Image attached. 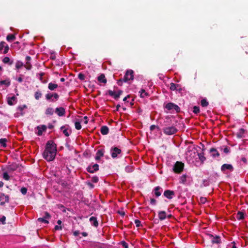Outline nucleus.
Instances as JSON below:
<instances>
[{
	"label": "nucleus",
	"mask_w": 248,
	"mask_h": 248,
	"mask_svg": "<svg viewBox=\"0 0 248 248\" xmlns=\"http://www.w3.org/2000/svg\"><path fill=\"white\" fill-rule=\"evenodd\" d=\"M57 153V146L52 140H48L46 143L45 149L43 152V157L47 161L53 160Z\"/></svg>",
	"instance_id": "obj_1"
},
{
	"label": "nucleus",
	"mask_w": 248,
	"mask_h": 248,
	"mask_svg": "<svg viewBox=\"0 0 248 248\" xmlns=\"http://www.w3.org/2000/svg\"><path fill=\"white\" fill-rule=\"evenodd\" d=\"M198 155V152L194 148L191 149L189 147L186 152V159L189 164L196 165Z\"/></svg>",
	"instance_id": "obj_2"
},
{
	"label": "nucleus",
	"mask_w": 248,
	"mask_h": 248,
	"mask_svg": "<svg viewBox=\"0 0 248 248\" xmlns=\"http://www.w3.org/2000/svg\"><path fill=\"white\" fill-rule=\"evenodd\" d=\"M134 79V72L132 70H127L123 78L120 79L117 81V84L119 86H122L123 82L131 83V81Z\"/></svg>",
	"instance_id": "obj_3"
},
{
	"label": "nucleus",
	"mask_w": 248,
	"mask_h": 248,
	"mask_svg": "<svg viewBox=\"0 0 248 248\" xmlns=\"http://www.w3.org/2000/svg\"><path fill=\"white\" fill-rule=\"evenodd\" d=\"M178 130L174 125H165L162 128V131L166 135H172L175 134Z\"/></svg>",
	"instance_id": "obj_4"
},
{
	"label": "nucleus",
	"mask_w": 248,
	"mask_h": 248,
	"mask_svg": "<svg viewBox=\"0 0 248 248\" xmlns=\"http://www.w3.org/2000/svg\"><path fill=\"white\" fill-rule=\"evenodd\" d=\"M111 156L113 158H119L122 156V150L117 147H112L110 150Z\"/></svg>",
	"instance_id": "obj_5"
},
{
	"label": "nucleus",
	"mask_w": 248,
	"mask_h": 248,
	"mask_svg": "<svg viewBox=\"0 0 248 248\" xmlns=\"http://www.w3.org/2000/svg\"><path fill=\"white\" fill-rule=\"evenodd\" d=\"M165 109L167 110L170 111L171 112H173L175 111L176 112L180 111V108L179 106L173 103H168L165 106Z\"/></svg>",
	"instance_id": "obj_6"
},
{
	"label": "nucleus",
	"mask_w": 248,
	"mask_h": 248,
	"mask_svg": "<svg viewBox=\"0 0 248 248\" xmlns=\"http://www.w3.org/2000/svg\"><path fill=\"white\" fill-rule=\"evenodd\" d=\"M46 99L50 102H54L59 98V94L56 93H47L45 95Z\"/></svg>",
	"instance_id": "obj_7"
},
{
	"label": "nucleus",
	"mask_w": 248,
	"mask_h": 248,
	"mask_svg": "<svg viewBox=\"0 0 248 248\" xmlns=\"http://www.w3.org/2000/svg\"><path fill=\"white\" fill-rule=\"evenodd\" d=\"M191 181V177L190 176L186 175V174H183L179 178L180 183L185 185L190 184Z\"/></svg>",
	"instance_id": "obj_8"
},
{
	"label": "nucleus",
	"mask_w": 248,
	"mask_h": 248,
	"mask_svg": "<svg viewBox=\"0 0 248 248\" xmlns=\"http://www.w3.org/2000/svg\"><path fill=\"white\" fill-rule=\"evenodd\" d=\"M184 164L182 162L177 161L173 167V170L174 172L180 173L184 169Z\"/></svg>",
	"instance_id": "obj_9"
},
{
	"label": "nucleus",
	"mask_w": 248,
	"mask_h": 248,
	"mask_svg": "<svg viewBox=\"0 0 248 248\" xmlns=\"http://www.w3.org/2000/svg\"><path fill=\"white\" fill-rule=\"evenodd\" d=\"M201 144L202 146V152L201 153H198V155L197 158V163H198L199 161H200V164H203L204 163L205 161L206 160V158L204 156V151L205 150L204 146L202 144Z\"/></svg>",
	"instance_id": "obj_10"
},
{
	"label": "nucleus",
	"mask_w": 248,
	"mask_h": 248,
	"mask_svg": "<svg viewBox=\"0 0 248 248\" xmlns=\"http://www.w3.org/2000/svg\"><path fill=\"white\" fill-rule=\"evenodd\" d=\"M108 93L110 96H112L115 100H118L123 93V91L122 90H119L117 92H115L109 90L108 91Z\"/></svg>",
	"instance_id": "obj_11"
},
{
	"label": "nucleus",
	"mask_w": 248,
	"mask_h": 248,
	"mask_svg": "<svg viewBox=\"0 0 248 248\" xmlns=\"http://www.w3.org/2000/svg\"><path fill=\"white\" fill-rule=\"evenodd\" d=\"M99 170V165L97 164H91L87 168V170L93 173Z\"/></svg>",
	"instance_id": "obj_12"
},
{
	"label": "nucleus",
	"mask_w": 248,
	"mask_h": 248,
	"mask_svg": "<svg viewBox=\"0 0 248 248\" xmlns=\"http://www.w3.org/2000/svg\"><path fill=\"white\" fill-rule=\"evenodd\" d=\"M221 170L224 173H226V170L232 172L233 170V167L231 164H224L221 167Z\"/></svg>",
	"instance_id": "obj_13"
},
{
	"label": "nucleus",
	"mask_w": 248,
	"mask_h": 248,
	"mask_svg": "<svg viewBox=\"0 0 248 248\" xmlns=\"http://www.w3.org/2000/svg\"><path fill=\"white\" fill-rule=\"evenodd\" d=\"M163 196L169 200L172 199L175 196V192L171 190L167 189L164 191Z\"/></svg>",
	"instance_id": "obj_14"
},
{
	"label": "nucleus",
	"mask_w": 248,
	"mask_h": 248,
	"mask_svg": "<svg viewBox=\"0 0 248 248\" xmlns=\"http://www.w3.org/2000/svg\"><path fill=\"white\" fill-rule=\"evenodd\" d=\"M9 196L8 195H5L3 193H1L0 194V204L1 205H3L5 202H9Z\"/></svg>",
	"instance_id": "obj_15"
},
{
	"label": "nucleus",
	"mask_w": 248,
	"mask_h": 248,
	"mask_svg": "<svg viewBox=\"0 0 248 248\" xmlns=\"http://www.w3.org/2000/svg\"><path fill=\"white\" fill-rule=\"evenodd\" d=\"M61 130L66 137H68L71 133V130L69 129V127L68 125L61 126Z\"/></svg>",
	"instance_id": "obj_16"
},
{
	"label": "nucleus",
	"mask_w": 248,
	"mask_h": 248,
	"mask_svg": "<svg viewBox=\"0 0 248 248\" xmlns=\"http://www.w3.org/2000/svg\"><path fill=\"white\" fill-rule=\"evenodd\" d=\"M3 49H4L3 53L6 54L8 52L9 46L5 42L2 41L0 43V52L1 53Z\"/></svg>",
	"instance_id": "obj_17"
},
{
	"label": "nucleus",
	"mask_w": 248,
	"mask_h": 248,
	"mask_svg": "<svg viewBox=\"0 0 248 248\" xmlns=\"http://www.w3.org/2000/svg\"><path fill=\"white\" fill-rule=\"evenodd\" d=\"M208 236L211 239V242L213 244H219L221 243V239L219 236L217 235L214 236L211 234H208Z\"/></svg>",
	"instance_id": "obj_18"
},
{
	"label": "nucleus",
	"mask_w": 248,
	"mask_h": 248,
	"mask_svg": "<svg viewBox=\"0 0 248 248\" xmlns=\"http://www.w3.org/2000/svg\"><path fill=\"white\" fill-rule=\"evenodd\" d=\"M36 129L37 130V132H36V134L39 136H42L43 134V132L45 131L46 130V126L45 125H40L37 126L36 127Z\"/></svg>",
	"instance_id": "obj_19"
},
{
	"label": "nucleus",
	"mask_w": 248,
	"mask_h": 248,
	"mask_svg": "<svg viewBox=\"0 0 248 248\" xmlns=\"http://www.w3.org/2000/svg\"><path fill=\"white\" fill-rule=\"evenodd\" d=\"M55 112L60 117L63 116L65 114V109L63 107L56 108Z\"/></svg>",
	"instance_id": "obj_20"
},
{
	"label": "nucleus",
	"mask_w": 248,
	"mask_h": 248,
	"mask_svg": "<svg viewBox=\"0 0 248 248\" xmlns=\"http://www.w3.org/2000/svg\"><path fill=\"white\" fill-rule=\"evenodd\" d=\"M7 104L9 105L12 106L16 104L17 102V98L14 95L8 96L7 97Z\"/></svg>",
	"instance_id": "obj_21"
},
{
	"label": "nucleus",
	"mask_w": 248,
	"mask_h": 248,
	"mask_svg": "<svg viewBox=\"0 0 248 248\" xmlns=\"http://www.w3.org/2000/svg\"><path fill=\"white\" fill-rule=\"evenodd\" d=\"M26 60V64L24 65V67L28 70H30L32 68V64L31 62V57L29 56H26L25 58Z\"/></svg>",
	"instance_id": "obj_22"
},
{
	"label": "nucleus",
	"mask_w": 248,
	"mask_h": 248,
	"mask_svg": "<svg viewBox=\"0 0 248 248\" xmlns=\"http://www.w3.org/2000/svg\"><path fill=\"white\" fill-rule=\"evenodd\" d=\"M162 191V188L159 186H157L154 188L153 191V193L156 198H158L161 195Z\"/></svg>",
	"instance_id": "obj_23"
},
{
	"label": "nucleus",
	"mask_w": 248,
	"mask_h": 248,
	"mask_svg": "<svg viewBox=\"0 0 248 248\" xmlns=\"http://www.w3.org/2000/svg\"><path fill=\"white\" fill-rule=\"evenodd\" d=\"M26 108L27 106L26 105L18 106L17 108V110L18 111L17 112L16 116H18L19 115H23V114H24L23 110Z\"/></svg>",
	"instance_id": "obj_24"
},
{
	"label": "nucleus",
	"mask_w": 248,
	"mask_h": 248,
	"mask_svg": "<svg viewBox=\"0 0 248 248\" xmlns=\"http://www.w3.org/2000/svg\"><path fill=\"white\" fill-rule=\"evenodd\" d=\"M105 150L103 149L98 150L96 153L95 157L96 160L98 161L100 160V158L104 155Z\"/></svg>",
	"instance_id": "obj_25"
},
{
	"label": "nucleus",
	"mask_w": 248,
	"mask_h": 248,
	"mask_svg": "<svg viewBox=\"0 0 248 248\" xmlns=\"http://www.w3.org/2000/svg\"><path fill=\"white\" fill-rule=\"evenodd\" d=\"M209 152L211 154V155L213 158H217V157H219V153L217 150V149L214 148H211L210 149Z\"/></svg>",
	"instance_id": "obj_26"
},
{
	"label": "nucleus",
	"mask_w": 248,
	"mask_h": 248,
	"mask_svg": "<svg viewBox=\"0 0 248 248\" xmlns=\"http://www.w3.org/2000/svg\"><path fill=\"white\" fill-rule=\"evenodd\" d=\"M90 222L92 225L95 227H97L98 226V222L97 218L95 217H91L89 219Z\"/></svg>",
	"instance_id": "obj_27"
},
{
	"label": "nucleus",
	"mask_w": 248,
	"mask_h": 248,
	"mask_svg": "<svg viewBox=\"0 0 248 248\" xmlns=\"http://www.w3.org/2000/svg\"><path fill=\"white\" fill-rule=\"evenodd\" d=\"M97 80L100 83L106 84L107 83V79L105 78V76L104 74H101L100 76L97 77Z\"/></svg>",
	"instance_id": "obj_28"
},
{
	"label": "nucleus",
	"mask_w": 248,
	"mask_h": 248,
	"mask_svg": "<svg viewBox=\"0 0 248 248\" xmlns=\"http://www.w3.org/2000/svg\"><path fill=\"white\" fill-rule=\"evenodd\" d=\"M158 218L160 220H164L167 217L166 213L164 211H161L158 212Z\"/></svg>",
	"instance_id": "obj_29"
},
{
	"label": "nucleus",
	"mask_w": 248,
	"mask_h": 248,
	"mask_svg": "<svg viewBox=\"0 0 248 248\" xmlns=\"http://www.w3.org/2000/svg\"><path fill=\"white\" fill-rule=\"evenodd\" d=\"M211 179L210 178L202 180V184L201 185V187L207 186L211 184Z\"/></svg>",
	"instance_id": "obj_30"
},
{
	"label": "nucleus",
	"mask_w": 248,
	"mask_h": 248,
	"mask_svg": "<svg viewBox=\"0 0 248 248\" xmlns=\"http://www.w3.org/2000/svg\"><path fill=\"white\" fill-rule=\"evenodd\" d=\"M100 132L102 135H107L108 133L109 128L107 126H102L101 127Z\"/></svg>",
	"instance_id": "obj_31"
},
{
	"label": "nucleus",
	"mask_w": 248,
	"mask_h": 248,
	"mask_svg": "<svg viewBox=\"0 0 248 248\" xmlns=\"http://www.w3.org/2000/svg\"><path fill=\"white\" fill-rule=\"evenodd\" d=\"M11 84V81L9 78L0 81V85H4L6 87H9Z\"/></svg>",
	"instance_id": "obj_32"
},
{
	"label": "nucleus",
	"mask_w": 248,
	"mask_h": 248,
	"mask_svg": "<svg viewBox=\"0 0 248 248\" xmlns=\"http://www.w3.org/2000/svg\"><path fill=\"white\" fill-rule=\"evenodd\" d=\"M58 86L57 84L50 82L48 84V88L50 91H54L57 88Z\"/></svg>",
	"instance_id": "obj_33"
},
{
	"label": "nucleus",
	"mask_w": 248,
	"mask_h": 248,
	"mask_svg": "<svg viewBox=\"0 0 248 248\" xmlns=\"http://www.w3.org/2000/svg\"><path fill=\"white\" fill-rule=\"evenodd\" d=\"M245 133V130L243 128H240L239 129L238 132L236 134V136L238 138L240 139L244 137Z\"/></svg>",
	"instance_id": "obj_34"
},
{
	"label": "nucleus",
	"mask_w": 248,
	"mask_h": 248,
	"mask_svg": "<svg viewBox=\"0 0 248 248\" xmlns=\"http://www.w3.org/2000/svg\"><path fill=\"white\" fill-rule=\"evenodd\" d=\"M2 62L8 64L9 65H11L13 63V61L11 60L8 57H4L2 60Z\"/></svg>",
	"instance_id": "obj_35"
},
{
	"label": "nucleus",
	"mask_w": 248,
	"mask_h": 248,
	"mask_svg": "<svg viewBox=\"0 0 248 248\" xmlns=\"http://www.w3.org/2000/svg\"><path fill=\"white\" fill-rule=\"evenodd\" d=\"M139 93L140 94V97L141 98H144L146 96H149V93H147L144 89H141Z\"/></svg>",
	"instance_id": "obj_36"
},
{
	"label": "nucleus",
	"mask_w": 248,
	"mask_h": 248,
	"mask_svg": "<svg viewBox=\"0 0 248 248\" xmlns=\"http://www.w3.org/2000/svg\"><path fill=\"white\" fill-rule=\"evenodd\" d=\"M54 111L52 108H47L45 111V114L46 115H52L54 114Z\"/></svg>",
	"instance_id": "obj_37"
},
{
	"label": "nucleus",
	"mask_w": 248,
	"mask_h": 248,
	"mask_svg": "<svg viewBox=\"0 0 248 248\" xmlns=\"http://www.w3.org/2000/svg\"><path fill=\"white\" fill-rule=\"evenodd\" d=\"M7 140L5 138L0 139V146L3 148H5L7 146Z\"/></svg>",
	"instance_id": "obj_38"
},
{
	"label": "nucleus",
	"mask_w": 248,
	"mask_h": 248,
	"mask_svg": "<svg viewBox=\"0 0 248 248\" xmlns=\"http://www.w3.org/2000/svg\"><path fill=\"white\" fill-rule=\"evenodd\" d=\"M180 87V85L178 84H175L174 83H171L170 84V89L171 91L177 90V88Z\"/></svg>",
	"instance_id": "obj_39"
},
{
	"label": "nucleus",
	"mask_w": 248,
	"mask_h": 248,
	"mask_svg": "<svg viewBox=\"0 0 248 248\" xmlns=\"http://www.w3.org/2000/svg\"><path fill=\"white\" fill-rule=\"evenodd\" d=\"M24 66L23 62L20 61H17L16 63V68L17 70L20 69L22 67Z\"/></svg>",
	"instance_id": "obj_40"
},
{
	"label": "nucleus",
	"mask_w": 248,
	"mask_h": 248,
	"mask_svg": "<svg viewBox=\"0 0 248 248\" xmlns=\"http://www.w3.org/2000/svg\"><path fill=\"white\" fill-rule=\"evenodd\" d=\"M16 39L15 35L12 34H9L6 37V40L8 42H12Z\"/></svg>",
	"instance_id": "obj_41"
},
{
	"label": "nucleus",
	"mask_w": 248,
	"mask_h": 248,
	"mask_svg": "<svg viewBox=\"0 0 248 248\" xmlns=\"http://www.w3.org/2000/svg\"><path fill=\"white\" fill-rule=\"evenodd\" d=\"M42 94L41 91L38 90L34 93V97L35 99L39 100L42 97Z\"/></svg>",
	"instance_id": "obj_42"
},
{
	"label": "nucleus",
	"mask_w": 248,
	"mask_h": 248,
	"mask_svg": "<svg viewBox=\"0 0 248 248\" xmlns=\"http://www.w3.org/2000/svg\"><path fill=\"white\" fill-rule=\"evenodd\" d=\"M236 218L238 220H242L244 218V214L242 212H238Z\"/></svg>",
	"instance_id": "obj_43"
},
{
	"label": "nucleus",
	"mask_w": 248,
	"mask_h": 248,
	"mask_svg": "<svg viewBox=\"0 0 248 248\" xmlns=\"http://www.w3.org/2000/svg\"><path fill=\"white\" fill-rule=\"evenodd\" d=\"M201 105L203 107H207L209 105V103L206 99H202L201 100Z\"/></svg>",
	"instance_id": "obj_44"
},
{
	"label": "nucleus",
	"mask_w": 248,
	"mask_h": 248,
	"mask_svg": "<svg viewBox=\"0 0 248 248\" xmlns=\"http://www.w3.org/2000/svg\"><path fill=\"white\" fill-rule=\"evenodd\" d=\"M44 73H40L39 74L38 76V78L39 79V80L43 83H45L46 82V81L44 80L43 78V76H44Z\"/></svg>",
	"instance_id": "obj_45"
},
{
	"label": "nucleus",
	"mask_w": 248,
	"mask_h": 248,
	"mask_svg": "<svg viewBox=\"0 0 248 248\" xmlns=\"http://www.w3.org/2000/svg\"><path fill=\"white\" fill-rule=\"evenodd\" d=\"M38 221L41 223H44L45 224H48L49 223V221L46 218H45L44 217L39 218L38 219Z\"/></svg>",
	"instance_id": "obj_46"
},
{
	"label": "nucleus",
	"mask_w": 248,
	"mask_h": 248,
	"mask_svg": "<svg viewBox=\"0 0 248 248\" xmlns=\"http://www.w3.org/2000/svg\"><path fill=\"white\" fill-rule=\"evenodd\" d=\"M75 126L77 130H80L81 128V125L80 122L76 121L75 123Z\"/></svg>",
	"instance_id": "obj_47"
},
{
	"label": "nucleus",
	"mask_w": 248,
	"mask_h": 248,
	"mask_svg": "<svg viewBox=\"0 0 248 248\" xmlns=\"http://www.w3.org/2000/svg\"><path fill=\"white\" fill-rule=\"evenodd\" d=\"M193 112L195 114H198L200 112V108L198 106H194L193 108Z\"/></svg>",
	"instance_id": "obj_48"
},
{
	"label": "nucleus",
	"mask_w": 248,
	"mask_h": 248,
	"mask_svg": "<svg viewBox=\"0 0 248 248\" xmlns=\"http://www.w3.org/2000/svg\"><path fill=\"white\" fill-rule=\"evenodd\" d=\"M3 178L5 180H9L10 179V176L7 172H4L3 173Z\"/></svg>",
	"instance_id": "obj_49"
},
{
	"label": "nucleus",
	"mask_w": 248,
	"mask_h": 248,
	"mask_svg": "<svg viewBox=\"0 0 248 248\" xmlns=\"http://www.w3.org/2000/svg\"><path fill=\"white\" fill-rule=\"evenodd\" d=\"M98 177L96 176H94L92 178L91 181L93 183H96L98 182Z\"/></svg>",
	"instance_id": "obj_50"
},
{
	"label": "nucleus",
	"mask_w": 248,
	"mask_h": 248,
	"mask_svg": "<svg viewBox=\"0 0 248 248\" xmlns=\"http://www.w3.org/2000/svg\"><path fill=\"white\" fill-rule=\"evenodd\" d=\"M20 192H21V193L23 195H25V194H26V193L27 192V188L26 187H22L20 189Z\"/></svg>",
	"instance_id": "obj_51"
},
{
	"label": "nucleus",
	"mask_w": 248,
	"mask_h": 248,
	"mask_svg": "<svg viewBox=\"0 0 248 248\" xmlns=\"http://www.w3.org/2000/svg\"><path fill=\"white\" fill-rule=\"evenodd\" d=\"M78 78L81 80H84L85 79V76L84 74L80 73L78 75Z\"/></svg>",
	"instance_id": "obj_52"
},
{
	"label": "nucleus",
	"mask_w": 248,
	"mask_h": 248,
	"mask_svg": "<svg viewBox=\"0 0 248 248\" xmlns=\"http://www.w3.org/2000/svg\"><path fill=\"white\" fill-rule=\"evenodd\" d=\"M156 128L158 130H159V127L158 126L154 125V124L151 125L150 127V129L151 131H153L154 129H155Z\"/></svg>",
	"instance_id": "obj_53"
},
{
	"label": "nucleus",
	"mask_w": 248,
	"mask_h": 248,
	"mask_svg": "<svg viewBox=\"0 0 248 248\" xmlns=\"http://www.w3.org/2000/svg\"><path fill=\"white\" fill-rule=\"evenodd\" d=\"M135 223L137 227H139L141 226L140 221L139 219H136L135 220Z\"/></svg>",
	"instance_id": "obj_54"
},
{
	"label": "nucleus",
	"mask_w": 248,
	"mask_h": 248,
	"mask_svg": "<svg viewBox=\"0 0 248 248\" xmlns=\"http://www.w3.org/2000/svg\"><path fill=\"white\" fill-rule=\"evenodd\" d=\"M125 171L127 172H130L132 171V168L130 166H126L125 168Z\"/></svg>",
	"instance_id": "obj_55"
},
{
	"label": "nucleus",
	"mask_w": 248,
	"mask_h": 248,
	"mask_svg": "<svg viewBox=\"0 0 248 248\" xmlns=\"http://www.w3.org/2000/svg\"><path fill=\"white\" fill-rule=\"evenodd\" d=\"M156 203V200L154 198H151L150 200V204L153 205H155Z\"/></svg>",
	"instance_id": "obj_56"
},
{
	"label": "nucleus",
	"mask_w": 248,
	"mask_h": 248,
	"mask_svg": "<svg viewBox=\"0 0 248 248\" xmlns=\"http://www.w3.org/2000/svg\"><path fill=\"white\" fill-rule=\"evenodd\" d=\"M121 244L123 246V247H124V248H128V244L125 241H122L121 242Z\"/></svg>",
	"instance_id": "obj_57"
},
{
	"label": "nucleus",
	"mask_w": 248,
	"mask_h": 248,
	"mask_svg": "<svg viewBox=\"0 0 248 248\" xmlns=\"http://www.w3.org/2000/svg\"><path fill=\"white\" fill-rule=\"evenodd\" d=\"M51 217V216L50 215V214L47 213V212H46L45 213V216L44 217L45 218H46V220L48 219H49Z\"/></svg>",
	"instance_id": "obj_58"
},
{
	"label": "nucleus",
	"mask_w": 248,
	"mask_h": 248,
	"mask_svg": "<svg viewBox=\"0 0 248 248\" xmlns=\"http://www.w3.org/2000/svg\"><path fill=\"white\" fill-rule=\"evenodd\" d=\"M5 220H6V217L4 216H2L0 218V221L2 223V224H5Z\"/></svg>",
	"instance_id": "obj_59"
},
{
	"label": "nucleus",
	"mask_w": 248,
	"mask_h": 248,
	"mask_svg": "<svg viewBox=\"0 0 248 248\" xmlns=\"http://www.w3.org/2000/svg\"><path fill=\"white\" fill-rule=\"evenodd\" d=\"M87 185L89 186V187L90 188L92 189V188H94V186L92 182H87Z\"/></svg>",
	"instance_id": "obj_60"
},
{
	"label": "nucleus",
	"mask_w": 248,
	"mask_h": 248,
	"mask_svg": "<svg viewBox=\"0 0 248 248\" xmlns=\"http://www.w3.org/2000/svg\"><path fill=\"white\" fill-rule=\"evenodd\" d=\"M22 76H23V75H21L20 77H19L18 78H16V79L19 82H22L23 80V79L22 77Z\"/></svg>",
	"instance_id": "obj_61"
},
{
	"label": "nucleus",
	"mask_w": 248,
	"mask_h": 248,
	"mask_svg": "<svg viewBox=\"0 0 248 248\" xmlns=\"http://www.w3.org/2000/svg\"><path fill=\"white\" fill-rule=\"evenodd\" d=\"M229 152H230V150L227 147H226L223 149L224 153H225L226 154H228V153H229Z\"/></svg>",
	"instance_id": "obj_62"
},
{
	"label": "nucleus",
	"mask_w": 248,
	"mask_h": 248,
	"mask_svg": "<svg viewBox=\"0 0 248 248\" xmlns=\"http://www.w3.org/2000/svg\"><path fill=\"white\" fill-rule=\"evenodd\" d=\"M55 229L56 230H61L62 229V227L60 225H56L55 227Z\"/></svg>",
	"instance_id": "obj_63"
},
{
	"label": "nucleus",
	"mask_w": 248,
	"mask_h": 248,
	"mask_svg": "<svg viewBox=\"0 0 248 248\" xmlns=\"http://www.w3.org/2000/svg\"><path fill=\"white\" fill-rule=\"evenodd\" d=\"M79 234V231H75L73 232V234L75 236H78V234Z\"/></svg>",
	"instance_id": "obj_64"
}]
</instances>
